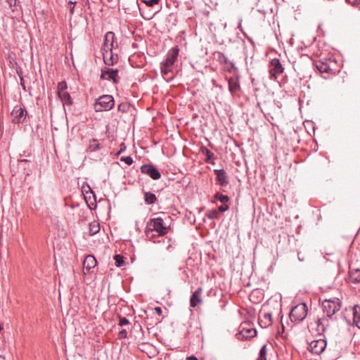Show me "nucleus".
<instances>
[{"label": "nucleus", "instance_id": "1a4fd4ad", "mask_svg": "<svg viewBox=\"0 0 360 360\" xmlns=\"http://www.w3.org/2000/svg\"><path fill=\"white\" fill-rule=\"evenodd\" d=\"M141 173L149 176L153 180H158L161 177L160 172L153 165H143L141 167Z\"/></svg>", "mask_w": 360, "mask_h": 360}, {"label": "nucleus", "instance_id": "423d86ee", "mask_svg": "<svg viewBox=\"0 0 360 360\" xmlns=\"http://www.w3.org/2000/svg\"><path fill=\"white\" fill-rule=\"evenodd\" d=\"M283 68L278 58H273L270 62L269 65V78L271 79H276L278 75L283 72Z\"/></svg>", "mask_w": 360, "mask_h": 360}, {"label": "nucleus", "instance_id": "de8ad7c7", "mask_svg": "<svg viewBox=\"0 0 360 360\" xmlns=\"http://www.w3.org/2000/svg\"><path fill=\"white\" fill-rule=\"evenodd\" d=\"M141 15H142V16H143L145 19H146V20H150V19H151V18H153V15H150V16L145 17V16H143V14H141Z\"/></svg>", "mask_w": 360, "mask_h": 360}, {"label": "nucleus", "instance_id": "a878e982", "mask_svg": "<svg viewBox=\"0 0 360 360\" xmlns=\"http://www.w3.org/2000/svg\"><path fill=\"white\" fill-rule=\"evenodd\" d=\"M100 231V224L96 221H93L89 224V231L91 236L95 235Z\"/></svg>", "mask_w": 360, "mask_h": 360}, {"label": "nucleus", "instance_id": "f704fd0d", "mask_svg": "<svg viewBox=\"0 0 360 360\" xmlns=\"http://www.w3.org/2000/svg\"><path fill=\"white\" fill-rule=\"evenodd\" d=\"M147 6L153 7L158 4L160 0H141Z\"/></svg>", "mask_w": 360, "mask_h": 360}, {"label": "nucleus", "instance_id": "9d476101", "mask_svg": "<svg viewBox=\"0 0 360 360\" xmlns=\"http://www.w3.org/2000/svg\"><path fill=\"white\" fill-rule=\"evenodd\" d=\"M101 78L108 80H112L115 84L120 82L117 69L106 68L102 70Z\"/></svg>", "mask_w": 360, "mask_h": 360}, {"label": "nucleus", "instance_id": "e433bc0d", "mask_svg": "<svg viewBox=\"0 0 360 360\" xmlns=\"http://www.w3.org/2000/svg\"><path fill=\"white\" fill-rule=\"evenodd\" d=\"M219 60L221 63H228L229 62L228 58L223 53H219Z\"/></svg>", "mask_w": 360, "mask_h": 360}, {"label": "nucleus", "instance_id": "ea45409f", "mask_svg": "<svg viewBox=\"0 0 360 360\" xmlns=\"http://www.w3.org/2000/svg\"><path fill=\"white\" fill-rule=\"evenodd\" d=\"M229 208V205H227L226 203V204H224L223 205L219 206V208H218V211H219V212H224L228 210Z\"/></svg>", "mask_w": 360, "mask_h": 360}, {"label": "nucleus", "instance_id": "b1692460", "mask_svg": "<svg viewBox=\"0 0 360 360\" xmlns=\"http://www.w3.org/2000/svg\"><path fill=\"white\" fill-rule=\"evenodd\" d=\"M144 201L147 205H153L157 201L156 195L149 191L144 192Z\"/></svg>", "mask_w": 360, "mask_h": 360}, {"label": "nucleus", "instance_id": "ddd939ff", "mask_svg": "<svg viewBox=\"0 0 360 360\" xmlns=\"http://www.w3.org/2000/svg\"><path fill=\"white\" fill-rule=\"evenodd\" d=\"M97 261L93 255H88L83 262L84 274H86L90 272L91 269L96 266Z\"/></svg>", "mask_w": 360, "mask_h": 360}, {"label": "nucleus", "instance_id": "c9c22d12", "mask_svg": "<svg viewBox=\"0 0 360 360\" xmlns=\"http://www.w3.org/2000/svg\"><path fill=\"white\" fill-rule=\"evenodd\" d=\"M117 109L122 112H126L129 109V105L127 103H120L118 105Z\"/></svg>", "mask_w": 360, "mask_h": 360}, {"label": "nucleus", "instance_id": "6ab92c4d", "mask_svg": "<svg viewBox=\"0 0 360 360\" xmlns=\"http://www.w3.org/2000/svg\"><path fill=\"white\" fill-rule=\"evenodd\" d=\"M349 280L352 283H360V269H350Z\"/></svg>", "mask_w": 360, "mask_h": 360}, {"label": "nucleus", "instance_id": "4c0bfd02", "mask_svg": "<svg viewBox=\"0 0 360 360\" xmlns=\"http://www.w3.org/2000/svg\"><path fill=\"white\" fill-rule=\"evenodd\" d=\"M119 319H120V322H119L120 326H124L128 325L129 323V320L125 317L120 316Z\"/></svg>", "mask_w": 360, "mask_h": 360}, {"label": "nucleus", "instance_id": "2eb2a0df", "mask_svg": "<svg viewBox=\"0 0 360 360\" xmlns=\"http://www.w3.org/2000/svg\"><path fill=\"white\" fill-rule=\"evenodd\" d=\"M257 335L256 329L253 328H247L244 326L242 327L238 335V339H248L255 337Z\"/></svg>", "mask_w": 360, "mask_h": 360}, {"label": "nucleus", "instance_id": "5701e85b", "mask_svg": "<svg viewBox=\"0 0 360 360\" xmlns=\"http://www.w3.org/2000/svg\"><path fill=\"white\" fill-rule=\"evenodd\" d=\"M200 151L202 154H204L206 156V158H205L206 162H208V163L212 162L214 158V155L212 151L208 150L205 146H202L200 148Z\"/></svg>", "mask_w": 360, "mask_h": 360}, {"label": "nucleus", "instance_id": "79ce46f5", "mask_svg": "<svg viewBox=\"0 0 360 360\" xmlns=\"http://www.w3.org/2000/svg\"><path fill=\"white\" fill-rule=\"evenodd\" d=\"M155 311L158 316H160L162 314V309L160 307H155Z\"/></svg>", "mask_w": 360, "mask_h": 360}, {"label": "nucleus", "instance_id": "a18cd8bd", "mask_svg": "<svg viewBox=\"0 0 360 360\" xmlns=\"http://www.w3.org/2000/svg\"><path fill=\"white\" fill-rule=\"evenodd\" d=\"M228 63H229V65H230V66H231V69H233V70H236V66H235V65H234V63H232V62H229Z\"/></svg>", "mask_w": 360, "mask_h": 360}, {"label": "nucleus", "instance_id": "f3484780", "mask_svg": "<svg viewBox=\"0 0 360 360\" xmlns=\"http://www.w3.org/2000/svg\"><path fill=\"white\" fill-rule=\"evenodd\" d=\"M316 324L317 327L316 331L318 333L321 334L326 331V328L328 326V319L325 318L318 319L316 321Z\"/></svg>", "mask_w": 360, "mask_h": 360}, {"label": "nucleus", "instance_id": "cd10ccee", "mask_svg": "<svg viewBox=\"0 0 360 360\" xmlns=\"http://www.w3.org/2000/svg\"><path fill=\"white\" fill-rule=\"evenodd\" d=\"M206 216L210 219H218L219 217V211L217 210H209L207 213H206Z\"/></svg>", "mask_w": 360, "mask_h": 360}, {"label": "nucleus", "instance_id": "f03ea898", "mask_svg": "<svg viewBox=\"0 0 360 360\" xmlns=\"http://www.w3.org/2000/svg\"><path fill=\"white\" fill-rule=\"evenodd\" d=\"M112 38H115V34L112 32H108L105 35L104 43L103 45V58L104 63L108 65H112L118 60L117 53H110V46H111V41Z\"/></svg>", "mask_w": 360, "mask_h": 360}, {"label": "nucleus", "instance_id": "9b49d317", "mask_svg": "<svg viewBox=\"0 0 360 360\" xmlns=\"http://www.w3.org/2000/svg\"><path fill=\"white\" fill-rule=\"evenodd\" d=\"M173 71V66L168 65L164 62L160 63V72L162 77L167 82H171L174 79V75H172Z\"/></svg>", "mask_w": 360, "mask_h": 360}, {"label": "nucleus", "instance_id": "37998d69", "mask_svg": "<svg viewBox=\"0 0 360 360\" xmlns=\"http://www.w3.org/2000/svg\"><path fill=\"white\" fill-rule=\"evenodd\" d=\"M20 83H21V85H22V89H23L24 90H25V84H24V82H23V81H24V79H23V77H21V76H20Z\"/></svg>", "mask_w": 360, "mask_h": 360}, {"label": "nucleus", "instance_id": "aec40b11", "mask_svg": "<svg viewBox=\"0 0 360 360\" xmlns=\"http://www.w3.org/2000/svg\"><path fill=\"white\" fill-rule=\"evenodd\" d=\"M240 88L238 78L231 77L229 79V89L231 94L235 93Z\"/></svg>", "mask_w": 360, "mask_h": 360}, {"label": "nucleus", "instance_id": "4be33fe9", "mask_svg": "<svg viewBox=\"0 0 360 360\" xmlns=\"http://www.w3.org/2000/svg\"><path fill=\"white\" fill-rule=\"evenodd\" d=\"M353 323L360 328V307H354L352 309Z\"/></svg>", "mask_w": 360, "mask_h": 360}, {"label": "nucleus", "instance_id": "f8f14e48", "mask_svg": "<svg viewBox=\"0 0 360 360\" xmlns=\"http://www.w3.org/2000/svg\"><path fill=\"white\" fill-rule=\"evenodd\" d=\"M179 53V49L177 46L172 47L167 52V57L163 62L168 65L173 66L174 63L177 60Z\"/></svg>", "mask_w": 360, "mask_h": 360}, {"label": "nucleus", "instance_id": "c756f323", "mask_svg": "<svg viewBox=\"0 0 360 360\" xmlns=\"http://www.w3.org/2000/svg\"><path fill=\"white\" fill-rule=\"evenodd\" d=\"M266 345H264L259 351V357L257 360H266Z\"/></svg>", "mask_w": 360, "mask_h": 360}, {"label": "nucleus", "instance_id": "39448f33", "mask_svg": "<svg viewBox=\"0 0 360 360\" xmlns=\"http://www.w3.org/2000/svg\"><path fill=\"white\" fill-rule=\"evenodd\" d=\"M323 311L328 318H331L340 309L341 304L339 299L325 300L322 303Z\"/></svg>", "mask_w": 360, "mask_h": 360}, {"label": "nucleus", "instance_id": "c03bdc74", "mask_svg": "<svg viewBox=\"0 0 360 360\" xmlns=\"http://www.w3.org/2000/svg\"><path fill=\"white\" fill-rule=\"evenodd\" d=\"M186 360H198V358H196L194 356H191L186 358Z\"/></svg>", "mask_w": 360, "mask_h": 360}, {"label": "nucleus", "instance_id": "2f4dec72", "mask_svg": "<svg viewBox=\"0 0 360 360\" xmlns=\"http://www.w3.org/2000/svg\"><path fill=\"white\" fill-rule=\"evenodd\" d=\"M67 84L65 81L60 82L58 84V94L66 91Z\"/></svg>", "mask_w": 360, "mask_h": 360}, {"label": "nucleus", "instance_id": "4468645a", "mask_svg": "<svg viewBox=\"0 0 360 360\" xmlns=\"http://www.w3.org/2000/svg\"><path fill=\"white\" fill-rule=\"evenodd\" d=\"M214 174L217 176V181L219 184L221 186H226L229 184L228 176L224 169H216L214 170Z\"/></svg>", "mask_w": 360, "mask_h": 360}, {"label": "nucleus", "instance_id": "a211bd4d", "mask_svg": "<svg viewBox=\"0 0 360 360\" xmlns=\"http://www.w3.org/2000/svg\"><path fill=\"white\" fill-rule=\"evenodd\" d=\"M315 66L321 73H330L333 72V69L330 68V65L327 63L323 61H317L315 63Z\"/></svg>", "mask_w": 360, "mask_h": 360}, {"label": "nucleus", "instance_id": "f257e3e1", "mask_svg": "<svg viewBox=\"0 0 360 360\" xmlns=\"http://www.w3.org/2000/svg\"><path fill=\"white\" fill-rule=\"evenodd\" d=\"M168 218L166 217L165 218L158 217L149 219L145 229L146 236L151 239L157 236H165L169 227L165 222V220Z\"/></svg>", "mask_w": 360, "mask_h": 360}, {"label": "nucleus", "instance_id": "7c9ffc66", "mask_svg": "<svg viewBox=\"0 0 360 360\" xmlns=\"http://www.w3.org/2000/svg\"><path fill=\"white\" fill-rule=\"evenodd\" d=\"M114 259H115V265L117 267L122 266L123 265L124 262L123 257L122 255H116L114 257Z\"/></svg>", "mask_w": 360, "mask_h": 360}, {"label": "nucleus", "instance_id": "58836bf2", "mask_svg": "<svg viewBox=\"0 0 360 360\" xmlns=\"http://www.w3.org/2000/svg\"><path fill=\"white\" fill-rule=\"evenodd\" d=\"M121 160L124 161L128 165H131L133 163V159L130 156L122 157Z\"/></svg>", "mask_w": 360, "mask_h": 360}, {"label": "nucleus", "instance_id": "473e14b6", "mask_svg": "<svg viewBox=\"0 0 360 360\" xmlns=\"http://www.w3.org/2000/svg\"><path fill=\"white\" fill-rule=\"evenodd\" d=\"M0 1L3 3H6L10 8L12 9V11H14V8L16 6V0H0Z\"/></svg>", "mask_w": 360, "mask_h": 360}, {"label": "nucleus", "instance_id": "393cba45", "mask_svg": "<svg viewBox=\"0 0 360 360\" xmlns=\"http://www.w3.org/2000/svg\"><path fill=\"white\" fill-rule=\"evenodd\" d=\"M101 148L100 143L97 139H91L89 141V144L87 150L89 152H95Z\"/></svg>", "mask_w": 360, "mask_h": 360}, {"label": "nucleus", "instance_id": "0eeeda50", "mask_svg": "<svg viewBox=\"0 0 360 360\" xmlns=\"http://www.w3.org/2000/svg\"><path fill=\"white\" fill-rule=\"evenodd\" d=\"M27 115L26 109L21 105H15L11 112L13 122L18 124L22 123L25 120Z\"/></svg>", "mask_w": 360, "mask_h": 360}, {"label": "nucleus", "instance_id": "6e6552de", "mask_svg": "<svg viewBox=\"0 0 360 360\" xmlns=\"http://www.w3.org/2000/svg\"><path fill=\"white\" fill-rule=\"evenodd\" d=\"M327 342L324 339H319L309 343V349L315 354H321L326 348Z\"/></svg>", "mask_w": 360, "mask_h": 360}, {"label": "nucleus", "instance_id": "49530a36", "mask_svg": "<svg viewBox=\"0 0 360 360\" xmlns=\"http://www.w3.org/2000/svg\"><path fill=\"white\" fill-rule=\"evenodd\" d=\"M74 8H75V6H72H72L70 5V8H69V10H70V13H71V14H73V13H74Z\"/></svg>", "mask_w": 360, "mask_h": 360}, {"label": "nucleus", "instance_id": "09e8293b", "mask_svg": "<svg viewBox=\"0 0 360 360\" xmlns=\"http://www.w3.org/2000/svg\"><path fill=\"white\" fill-rule=\"evenodd\" d=\"M76 3H77L76 1H69V2H68V4H69L70 5H71V6H72H72H74Z\"/></svg>", "mask_w": 360, "mask_h": 360}, {"label": "nucleus", "instance_id": "dca6fc26", "mask_svg": "<svg viewBox=\"0 0 360 360\" xmlns=\"http://www.w3.org/2000/svg\"><path fill=\"white\" fill-rule=\"evenodd\" d=\"M202 292V288H198L195 290L190 299V306L193 308L195 307L198 304L202 302L201 295Z\"/></svg>", "mask_w": 360, "mask_h": 360}, {"label": "nucleus", "instance_id": "7ed1b4c3", "mask_svg": "<svg viewBox=\"0 0 360 360\" xmlns=\"http://www.w3.org/2000/svg\"><path fill=\"white\" fill-rule=\"evenodd\" d=\"M115 105V101L111 95H103L100 96L94 104L96 112L108 111Z\"/></svg>", "mask_w": 360, "mask_h": 360}, {"label": "nucleus", "instance_id": "72a5a7b5", "mask_svg": "<svg viewBox=\"0 0 360 360\" xmlns=\"http://www.w3.org/2000/svg\"><path fill=\"white\" fill-rule=\"evenodd\" d=\"M109 48H110V53H115L114 51H115L116 49H118V44H117L115 37L112 38V40L111 41V46H110Z\"/></svg>", "mask_w": 360, "mask_h": 360}, {"label": "nucleus", "instance_id": "bb28decb", "mask_svg": "<svg viewBox=\"0 0 360 360\" xmlns=\"http://www.w3.org/2000/svg\"><path fill=\"white\" fill-rule=\"evenodd\" d=\"M263 319L261 320V322L264 323V326L262 327H267L272 324V314L271 313H265L263 315Z\"/></svg>", "mask_w": 360, "mask_h": 360}, {"label": "nucleus", "instance_id": "c85d7f7f", "mask_svg": "<svg viewBox=\"0 0 360 360\" xmlns=\"http://www.w3.org/2000/svg\"><path fill=\"white\" fill-rule=\"evenodd\" d=\"M214 198L219 200L223 204H226L229 200V198L228 195H225L221 194L219 193H217L215 194Z\"/></svg>", "mask_w": 360, "mask_h": 360}, {"label": "nucleus", "instance_id": "a19ab883", "mask_svg": "<svg viewBox=\"0 0 360 360\" xmlns=\"http://www.w3.org/2000/svg\"><path fill=\"white\" fill-rule=\"evenodd\" d=\"M127 336V330L125 329H123L121 331H120L119 337L120 338H126Z\"/></svg>", "mask_w": 360, "mask_h": 360}, {"label": "nucleus", "instance_id": "20e7f679", "mask_svg": "<svg viewBox=\"0 0 360 360\" xmlns=\"http://www.w3.org/2000/svg\"><path fill=\"white\" fill-rule=\"evenodd\" d=\"M307 315V307L306 304L301 303L295 306L290 311V319L292 322H300Z\"/></svg>", "mask_w": 360, "mask_h": 360}, {"label": "nucleus", "instance_id": "412c9836", "mask_svg": "<svg viewBox=\"0 0 360 360\" xmlns=\"http://www.w3.org/2000/svg\"><path fill=\"white\" fill-rule=\"evenodd\" d=\"M58 94L63 105H71L72 104V99L69 93L65 91Z\"/></svg>", "mask_w": 360, "mask_h": 360}]
</instances>
